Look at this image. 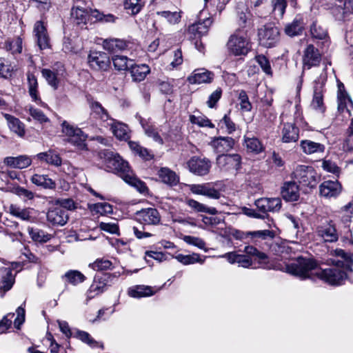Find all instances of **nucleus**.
Listing matches in <instances>:
<instances>
[{"mask_svg": "<svg viewBox=\"0 0 353 353\" xmlns=\"http://www.w3.org/2000/svg\"><path fill=\"white\" fill-rule=\"evenodd\" d=\"M30 181L33 184L44 189L54 190L56 188L55 181L49 178L47 174H34L32 176Z\"/></svg>", "mask_w": 353, "mask_h": 353, "instance_id": "72a5a7b5", "label": "nucleus"}, {"mask_svg": "<svg viewBox=\"0 0 353 353\" xmlns=\"http://www.w3.org/2000/svg\"><path fill=\"white\" fill-rule=\"evenodd\" d=\"M88 63L94 70L107 71L110 67L111 60L105 52L92 51L88 54Z\"/></svg>", "mask_w": 353, "mask_h": 353, "instance_id": "9d476101", "label": "nucleus"}, {"mask_svg": "<svg viewBox=\"0 0 353 353\" xmlns=\"http://www.w3.org/2000/svg\"><path fill=\"white\" fill-rule=\"evenodd\" d=\"M326 80V74L322 73L314 83L313 98L311 106L313 109L320 112H323L325 110L323 103V92Z\"/></svg>", "mask_w": 353, "mask_h": 353, "instance_id": "6e6552de", "label": "nucleus"}, {"mask_svg": "<svg viewBox=\"0 0 353 353\" xmlns=\"http://www.w3.org/2000/svg\"><path fill=\"white\" fill-rule=\"evenodd\" d=\"M260 45L265 48L274 47L279 41V30L272 24H267L258 32Z\"/></svg>", "mask_w": 353, "mask_h": 353, "instance_id": "0eeeda50", "label": "nucleus"}, {"mask_svg": "<svg viewBox=\"0 0 353 353\" xmlns=\"http://www.w3.org/2000/svg\"><path fill=\"white\" fill-rule=\"evenodd\" d=\"M128 145L135 154L139 155L143 159L148 161L153 158V154L147 148L141 146L138 142L129 141Z\"/></svg>", "mask_w": 353, "mask_h": 353, "instance_id": "49530a36", "label": "nucleus"}, {"mask_svg": "<svg viewBox=\"0 0 353 353\" xmlns=\"http://www.w3.org/2000/svg\"><path fill=\"white\" fill-rule=\"evenodd\" d=\"M157 14L165 18L170 24L178 23L181 18V12L176 11H161L158 12Z\"/></svg>", "mask_w": 353, "mask_h": 353, "instance_id": "6e6d98bb", "label": "nucleus"}, {"mask_svg": "<svg viewBox=\"0 0 353 353\" xmlns=\"http://www.w3.org/2000/svg\"><path fill=\"white\" fill-rule=\"evenodd\" d=\"M35 157L42 162H45L49 165L59 167L61 165L62 159L59 154L52 150L47 152H40Z\"/></svg>", "mask_w": 353, "mask_h": 353, "instance_id": "c756f323", "label": "nucleus"}, {"mask_svg": "<svg viewBox=\"0 0 353 353\" xmlns=\"http://www.w3.org/2000/svg\"><path fill=\"white\" fill-rule=\"evenodd\" d=\"M219 125L221 128H225L228 134H232L236 130V125L228 114L220 120Z\"/></svg>", "mask_w": 353, "mask_h": 353, "instance_id": "e2e57ef3", "label": "nucleus"}, {"mask_svg": "<svg viewBox=\"0 0 353 353\" xmlns=\"http://www.w3.org/2000/svg\"><path fill=\"white\" fill-rule=\"evenodd\" d=\"M112 123L111 130L113 134L120 140H125L129 138L128 136V128L126 125L117 122L113 119H111Z\"/></svg>", "mask_w": 353, "mask_h": 353, "instance_id": "37998d69", "label": "nucleus"}, {"mask_svg": "<svg viewBox=\"0 0 353 353\" xmlns=\"http://www.w3.org/2000/svg\"><path fill=\"white\" fill-rule=\"evenodd\" d=\"M92 17H94V23L97 21H101L105 23L114 22L115 17L112 14H104L99 12L97 10L92 11Z\"/></svg>", "mask_w": 353, "mask_h": 353, "instance_id": "0e129e2a", "label": "nucleus"}, {"mask_svg": "<svg viewBox=\"0 0 353 353\" xmlns=\"http://www.w3.org/2000/svg\"><path fill=\"white\" fill-rule=\"evenodd\" d=\"M61 279L67 283L77 285L85 281L86 277L79 270H70L67 271Z\"/></svg>", "mask_w": 353, "mask_h": 353, "instance_id": "f704fd0d", "label": "nucleus"}, {"mask_svg": "<svg viewBox=\"0 0 353 353\" xmlns=\"http://www.w3.org/2000/svg\"><path fill=\"white\" fill-rule=\"evenodd\" d=\"M61 125L62 132L68 137V141L69 143L75 145L79 150H85L87 148L85 143L87 135L81 129L74 128L67 121H63Z\"/></svg>", "mask_w": 353, "mask_h": 353, "instance_id": "423d86ee", "label": "nucleus"}, {"mask_svg": "<svg viewBox=\"0 0 353 353\" xmlns=\"http://www.w3.org/2000/svg\"><path fill=\"white\" fill-rule=\"evenodd\" d=\"M93 10L87 8L85 1H77L72 8L71 16L77 25L84 26L88 21L94 23Z\"/></svg>", "mask_w": 353, "mask_h": 353, "instance_id": "1a4fd4ad", "label": "nucleus"}, {"mask_svg": "<svg viewBox=\"0 0 353 353\" xmlns=\"http://www.w3.org/2000/svg\"><path fill=\"white\" fill-rule=\"evenodd\" d=\"M19 266V263H12V268L6 267L0 268V290L3 292L10 290L14 283V276L12 275V269Z\"/></svg>", "mask_w": 353, "mask_h": 353, "instance_id": "6ab92c4d", "label": "nucleus"}, {"mask_svg": "<svg viewBox=\"0 0 353 353\" xmlns=\"http://www.w3.org/2000/svg\"><path fill=\"white\" fill-rule=\"evenodd\" d=\"M4 118L8 122V125L11 131L17 134L19 137H23L26 134L25 125L18 118L8 114H3Z\"/></svg>", "mask_w": 353, "mask_h": 353, "instance_id": "473e14b6", "label": "nucleus"}, {"mask_svg": "<svg viewBox=\"0 0 353 353\" xmlns=\"http://www.w3.org/2000/svg\"><path fill=\"white\" fill-rule=\"evenodd\" d=\"M111 60L115 70L118 71H125L130 68L128 65L130 59L126 56L114 55Z\"/></svg>", "mask_w": 353, "mask_h": 353, "instance_id": "603ef678", "label": "nucleus"}, {"mask_svg": "<svg viewBox=\"0 0 353 353\" xmlns=\"http://www.w3.org/2000/svg\"><path fill=\"white\" fill-rule=\"evenodd\" d=\"M190 191L194 194L203 195L209 199H219L221 194L211 183L192 184L190 186Z\"/></svg>", "mask_w": 353, "mask_h": 353, "instance_id": "f3484780", "label": "nucleus"}, {"mask_svg": "<svg viewBox=\"0 0 353 353\" xmlns=\"http://www.w3.org/2000/svg\"><path fill=\"white\" fill-rule=\"evenodd\" d=\"M174 258L183 265H188L196 263L203 264L205 261V256L202 258L200 254L197 253H192L188 255L179 254L174 256Z\"/></svg>", "mask_w": 353, "mask_h": 353, "instance_id": "a19ab883", "label": "nucleus"}, {"mask_svg": "<svg viewBox=\"0 0 353 353\" xmlns=\"http://www.w3.org/2000/svg\"><path fill=\"white\" fill-rule=\"evenodd\" d=\"M338 216L344 223H349L353 217V199L337 211Z\"/></svg>", "mask_w": 353, "mask_h": 353, "instance_id": "8fccbe9b", "label": "nucleus"}, {"mask_svg": "<svg viewBox=\"0 0 353 353\" xmlns=\"http://www.w3.org/2000/svg\"><path fill=\"white\" fill-rule=\"evenodd\" d=\"M283 198L287 201H296L299 198V189L294 181L285 182L282 188Z\"/></svg>", "mask_w": 353, "mask_h": 353, "instance_id": "bb28decb", "label": "nucleus"}, {"mask_svg": "<svg viewBox=\"0 0 353 353\" xmlns=\"http://www.w3.org/2000/svg\"><path fill=\"white\" fill-rule=\"evenodd\" d=\"M216 165L223 171H237L241 168V157L239 154H220L216 157Z\"/></svg>", "mask_w": 353, "mask_h": 353, "instance_id": "9b49d317", "label": "nucleus"}, {"mask_svg": "<svg viewBox=\"0 0 353 353\" xmlns=\"http://www.w3.org/2000/svg\"><path fill=\"white\" fill-rule=\"evenodd\" d=\"M33 34L37 46L41 50L50 48V39L47 28L42 21L35 22L33 28Z\"/></svg>", "mask_w": 353, "mask_h": 353, "instance_id": "4468645a", "label": "nucleus"}, {"mask_svg": "<svg viewBox=\"0 0 353 353\" xmlns=\"http://www.w3.org/2000/svg\"><path fill=\"white\" fill-rule=\"evenodd\" d=\"M316 235L325 243H335L339 234L333 221H329L316 228Z\"/></svg>", "mask_w": 353, "mask_h": 353, "instance_id": "f8f14e48", "label": "nucleus"}, {"mask_svg": "<svg viewBox=\"0 0 353 353\" xmlns=\"http://www.w3.org/2000/svg\"><path fill=\"white\" fill-rule=\"evenodd\" d=\"M185 203L193 210L197 212H206L212 215H214L218 213V211L215 208L208 207L205 205L199 203V201L192 199H186Z\"/></svg>", "mask_w": 353, "mask_h": 353, "instance_id": "c03bdc74", "label": "nucleus"}, {"mask_svg": "<svg viewBox=\"0 0 353 353\" xmlns=\"http://www.w3.org/2000/svg\"><path fill=\"white\" fill-rule=\"evenodd\" d=\"M272 3L275 16L283 17L287 6L286 0H272Z\"/></svg>", "mask_w": 353, "mask_h": 353, "instance_id": "052dcab7", "label": "nucleus"}, {"mask_svg": "<svg viewBox=\"0 0 353 353\" xmlns=\"http://www.w3.org/2000/svg\"><path fill=\"white\" fill-rule=\"evenodd\" d=\"M92 210L101 215H104L112 212V206L108 203H98L93 205Z\"/></svg>", "mask_w": 353, "mask_h": 353, "instance_id": "680f3d73", "label": "nucleus"}, {"mask_svg": "<svg viewBox=\"0 0 353 353\" xmlns=\"http://www.w3.org/2000/svg\"><path fill=\"white\" fill-rule=\"evenodd\" d=\"M310 32L314 38L323 39L327 37V31L321 26L314 22L310 28Z\"/></svg>", "mask_w": 353, "mask_h": 353, "instance_id": "bf43d9fd", "label": "nucleus"}, {"mask_svg": "<svg viewBox=\"0 0 353 353\" xmlns=\"http://www.w3.org/2000/svg\"><path fill=\"white\" fill-rule=\"evenodd\" d=\"M109 163L125 183L135 188L142 194L148 192V188L145 183L136 176L130 168L128 163L123 159L121 156L112 154Z\"/></svg>", "mask_w": 353, "mask_h": 353, "instance_id": "f03ea898", "label": "nucleus"}, {"mask_svg": "<svg viewBox=\"0 0 353 353\" xmlns=\"http://www.w3.org/2000/svg\"><path fill=\"white\" fill-rule=\"evenodd\" d=\"M143 0H124L123 6L127 13L131 15L137 14L144 6Z\"/></svg>", "mask_w": 353, "mask_h": 353, "instance_id": "de8ad7c7", "label": "nucleus"}, {"mask_svg": "<svg viewBox=\"0 0 353 353\" xmlns=\"http://www.w3.org/2000/svg\"><path fill=\"white\" fill-rule=\"evenodd\" d=\"M255 60L257 62V63L260 65L262 70L268 75L272 76V70L270 65V63L268 58L263 55L259 54L256 56Z\"/></svg>", "mask_w": 353, "mask_h": 353, "instance_id": "4d7b16f0", "label": "nucleus"}, {"mask_svg": "<svg viewBox=\"0 0 353 353\" xmlns=\"http://www.w3.org/2000/svg\"><path fill=\"white\" fill-rule=\"evenodd\" d=\"M235 141L232 137H218L211 138L209 145L216 153H224L234 148Z\"/></svg>", "mask_w": 353, "mask_h": 353, "instance_id": "a211bd4d", "label": "nucleus"}, {"mask_svg": "<svg viewBox=\"0 0 353 353\" xmlns=\"http://www.w3.org/2000/svg\"><path fill=\"white\" fill-rule=\"evenodd\" d=\"M190 121L192 124L197 125L199 127H208L210 128H214V125L204 115H190Z\"/></svg>", "mask_w": 353, "mask_h": 353, "instance_id": "5fc2aeb1", "label": "nucleus"}, {"mask_svg": "<svg viewBox=\"0 0 353 353\" xmlns=\"http://www.w3.org/2000/svg\"><path fill=\"white\" fill-rule=\"evenodd\" d=\"M275 232L270 230H257L254 232H237L236 238L244 239L248 237L260 238L262 239H272L275 236Z\"/></svg>", "mask_w": 353, "mask_h": 353, "instance_id": "7c9ffc66", "label": "nucleus"}, {"mask_svg": "<svg viewBox=\"0 0 353 353\" xmlns=\"http://www.w3.org/2000/svg\"><path fill=\"white\" fill-rule=\"evenodd\" d=\"M191 172L198 176H204L209 173L211 162L206 158L192 157L188 162Z\"/></svg>", "mask_w": 353, "mask_h": 353, "instance_id": "dca6fc26", "label": "nucleus"}, {"mask_svg": "<svg viewBox=\"0 0 353 353\" xmlns=\"http://www.w3.org/2000/svg\"><path fill=\"white\" fill-rule=\"evenodd\" d=\"M304 22L301 17H296L293 21L285 28V32L290 37L299 35L303 29Z\"/></svg>", "mask_w": 353, "mask_h": 353, "instance_id": "ea45409f", "label": "nucleus"}, {"mask_svg": "<svg viewBox=\"0 0 353 353\" xmlns=\"http://www.w3.org/2000/svg\"><path fill=\"white\" fill-rule=\"evenodd\" d=\"M41 74L50 85L54 89L57 88L59 82L56 74L54 72L45 68L41 70Z\"/></svg>", "mask_w": 353, "mask_h": 353, "instance_id": "13d9d810", "label": "nucleus"}, {"mask_svg": "<svg viewBox=\"0 0 353 353\" xmlns=\"http://www.w3.org/2000/svg\"><path fill=\"white\" fill-rule=\"evenodd\" d=\"M31 211L32 210L30 208H21L13 204L9 207L10 213L23 221H31Z\"/></svg>", "mask_w": 353, "mask_h": 353, "instance_id": "09e8293b", "label": "nucleus"}, {"mask_svg": "<svg viewBox=\"0 0 353 353\" xmlns=\"http://www.w3.org/2000/svg\"><path fill=\"white\" fill-rule=\"evenodd\" d=\"M46 217L47 221L54 226H63L68 220V213L60 207L50 209L47 212Z\"/></svg>", "mask_w": 353, "mask_h": 353, "instance_id": "412c9836", "label": "nucleus"}, {"mask_svg": "<svg viewBox=\"0 0 353 353\" xmlns=\"http://www.w3.org/2000/svg\"><path fill=\"white\" fill-rule=\"evenodd\" d=\"M228 48L235 56L245 55L250 50L249 38L247 32L238 30L230 36L228 41Z\"/></svg>", "mask_w": 353, "mask_h": 353, "instance_id": "39448f33", "label": "nucleus"}, {"mask_svg": "<svg viewBox=\"0 0 353 353\" xmlns=\"http://www.w3.org/2000/svg\"><path fill=\"white\" fill-rule=\"evenodd\" d=\"M213 77L214 74L212 72L204 68H198L192 72L187 80L191 84H200L211 82Z\"/></svg>", "mask_w": 353, "mask_h": 353, "instance_id": "393cba45", "label": "nucleus"}, {"mask_svg": "<svg viewBox=\"0 0 353 353\" xmlns=\"http://www.w3.org/2000/svg\"><path fill=\"white\" fill-rule=\"evenodd\" d=\"M212 20L211 18H206L202 22L194 23L190 25L188 29V34L191 40L200 38L202 35L205 34L209 27L212 25Z\"/></svg>", "mask_w": 353, "mask_h": 353, "instance_id": "aec40b11", "label": "nucleus"}, {"mask_svg": "<svg viewBox=\"0 0 353 353\" xmlns=\"http://www.w3.org/2000/svg\"><path fill=\"white\" fill-rule=\"evenodd\" d=\"M337 121L347 122L352 117L353 110V102L345 89L343 83L338 81L337 83Z\"/></svg>", "mask_w": 353, "mask_h": 353, "instance_id": "7ed1b4c3", "label": "nucleus"}, {"mask_svg": "<svg viewBox=\"0 0 353 353\" xmlns=\"http://www.w3.org/2000/svg\"><path fill=\"white\" fill-rule=\"evenodd\" d=\"M321 61L319 50L313 45H308L304 51L303 57V68L310 69L312 66L317 65Z\"/></svg>", "mask_w": 353, "mask_h": 353, "instance_id": "5701e85b", "label": "nucleus"}, {"mask_svg": "<svg viewBox=\"0 0 353 353\" xmlns=\"http://www.w3.org/2000/svg\"><path fill=\"white\" fill-rule=\"evenodd\" d=\"M4 163L13 168L23 169L31 165L32 159L27 155L8 157L4 159Z\"/></svg>", "mask_w": 353, "mask_h": 353, "instance_id": "c85d7f7f", "label": "nucleus"}, {"mask_svg": "<svg viewBox=\"0 0 353 353\" xmlns=\"http://www.w3.org/2000/svg\"><path fill=\"white\" fill-rule=\"evenodd\" d=\"M90 108L91 109V114L93 115L94 117L99 119L103 121L110 119L107 110L99 102L91 101L90 103Z\"/></svg>", "mask_w": 353, "mask_h": 353, "instance_id": "79ce46f5", "label": "nucleus"}, {"mask_svg": "<svg viewBox=\"0 0 353 353\" xmlns=\"http://www.w3.org/2000/svg\"><path fill=\"white\" fill-rule=\"evenodd\" d=\"M299 138V129L291 123L283 125L281 131V139L283 143H295Z\"/></svg>", "mask_w": 353, "mask_h": 353, "instance_id": "4be33fe9", "label": "nucleus"}, {"mask_svg": "<svg viewBox=\"0 0 353 353\" xmlns=\"http://www.w3.org/2000/svg\"><path fill=\"white\" fill-rule=\"evenodd\" d=\"M292 179L303 187L312 189L318 183L319 176L312 166L297 165L292 174Z\"/></svg>", "mask_w": 353, "mask_h": 353, "instance_id": "20e7f679", "label": "nucleus"}, {"mask_svg": "<svg viewBox=\"0 0 353 353\" xmlns=\"http://www.w3.org/2000/svg\"><path fill=\"white\" fill-rule=\"evenodd\" d=\"M322 168L324 170L339 176L341 172L340 168L330 160H324L322 163Z\"/></svg>", "mask_w": 353, "mask_h": 353, "instance_id": "774afa93", "label": "nucleus"}, {"mask_svg": "<svg viewBox=\"0 0 353 353\" xmlns=\"http://www.w3.org/2000/svg\"><path fill=\"white\" fill-rule=\"evenodd\" d=\"M137 220L143 225H157L161 222V216L155 208H144L136 213Z\"/></svg>", "mask_w": 353, "mask_h": 353, "instance_id": "2eb2a0df", "label": "nucleus"}, {"mask_svg": "<svg viewBox=\"0 0 353 353\" xmlns=\"http://www.w3.org/2000/svg\"><path fill=\"white\" fill-rule=\"evenodd\" d=\"M28 232L31 239L37 243H44L51 240L53 235L39 228H28Z\"/></svg>", "mask_w": 353, "mask_h": 353, "instance_id": "e433bc0d", "label": "nucleus"}, {"mask_svg": "<svg viewBox=\"0 0 353 353\" xmlns=\"http://www.w3.org/2000/svg\"><path fill=\"white\" fill-rule=\"evenodd\" d=\"M300 147L303 152L307 155L323 154L325 150L323 144L309 139L301 140Z\"/></svg>", "mask_w": 353, "mask_h": 353, "instance_id": "a878e982", "label": "nucleus"}, {"mask_svg": "<svg viewBox=\"0 0 353 353\" xmlns=\"http://www.w3.org/2000/svg\"><path fill=\"white\" fill-rule=\"evenodd\" d=\"M319 191L322 196L336 197L341 192V185L337 181H326L321 184Z\"/></svg>", "mask_w": 353, "mask_h": 353, "instance_id": "b1692460", "label": "nucleus"}, {"mask_svg": "<svg viewBox=\"0 0 353 353\" xmlns=\"http://www.w3.org/2000/svg\"><path fill=\"white\" fill-rule=\"evenodd\" d=\"M154 293L155 291L152 287L144 285H137L128 289V296L134 299L151 296Z\"/></svg>", "mask_w": 353, "mask_h": 353, "instance_id": "cd10ccee", "label": "nucleus"}, {"mask_svg": "<svg viewBox=\"0 0 353 353\" xmlns=\"http://www.w3.org/2000/svg\"><path fill=\"white\" fill-rule=\"evenodd\" d=\"M254 205L258 212L264 215L265 219L268 212L279 211L281 208V200L279 198H260L255 201Z\"/></svg>", "mask_w": 353, "mask_h": 353, "instance_id": "ddd939ff", "label": "nucleus"}, {"mask_svg": "<svg viewBox=\"0 0 353 353\" xmlns=\"http://www.w3.org/2000/svg\"><path fill=\"white\" fill-rule=\"evenodd\" d=\"M244 145L248 152L259 154L264 150L261 141L256 137H244Z\"/></svg>", "mask_w": 353, "mask_h": 353, "instance_id": "a18cd8bd", "label": "nucleus"}, {"mask_svg": "<svg viewBox=\"0 0 353 353\" xmlns=\"http://www.w3.org/2000/svg\"><path fill=\"white\" fill-rule=\"evenodd\" d=\"M30 114L32 118L40 123H46L49 121L48 118L43 114V112L32 106H30L28 109Z\"/></svg>", "mask_w": 353, "mask_h": 353, "instance_id": "338daca9", "label": "nucleus"}, {"mask_svg": "<svg viewBox=\"0 0 353 353\" xmlns=\"http://www.w3.org/2000/svg\"><path fill=\"white\" fill-rule=\"evenodd\" d=\"M102 46L105 50L114 52L117 50H125L127 43L125 41L118 39H107L103 41Z\"/></svg>", "mask_w": 353, "mask_h": 353, "instance_id": "58836bf2", "label": "nucleus"}, {"mask_svg": "<svg viewBox=\"0 0 353 353\" xmlns=\"http://www.w3.org/2000/svg\"><path fill=\"white\" fill-rule=\"evenodd\" d=\"M3 48L13 54H20L23 48L22 39L19 37L13 39H8L5 41Z\"/></svg>", "mask_w": 353, "mask_h": 353, "instance_id": "3c124183", "label": "nucleus"}, {"mask_svg": "<svg viewBox=\"0 0 353 353\" xmlns=\"http://www.w3.org/2000/svg\"><path fill=\"white\" fill-rule=\"evenodd\" d=\"M130 72L134 81L140 82L143 81L150 72L149 66L146 64L131 65Z\"/></svg>", "mask_w": 353, "mask_h": 353, "instance_id": "2f4dec72", "label": "nucleus"}, {"mask_svg": "<svg viewBox=\"0 0 353 353\" xmlns=\"http://www.w3.org/2000/svg\"><path fill=\"white\" fill-rule=\"evenodd\" d=\"M336 259H332L334 266L325 269L319 267L312 259L298 257L285 265L286 272L301 280L320 279L330 285H341L347 278V273L352 270L353 260L343 250L336 249L332 252Z\"/></svg>", "mask_w": 353, "mask_h": 353, "instance_id": "f257e3e1", "label": "nucleus"}, {"mask_svg": "<svg viewBox=\"0 0 353 353\" xmlns=\"http://www.w3.org/2000/svg\"><path fill=\"white\" fill-rule=\"evenodd\" d=\"M183 239L186 243H188L189 245L196 246L198 248L201 249V250L205 249V241L199 237L193 236H184Z\"/></svg>", "mask_w": 353, "mask_h": 353, "instance_id": "69168bd1", "label": "nucleus"}, {"mask_svg": "<svg viewBox=\"0 0 353 353\" xmlns=\"http://www.w3.org/2000/svg\"><path fill=\"white\" fill-rule=\"evenodd\" d=\"M89 266L95 271H105L112 270L113 263L111 261L102 258L97 259L94 263H90Z\"/></svg>", "mask_w": 353, "mask_h": 353, "instance_id": "864d4df0", "label": "nucleus"}, {"mask_svg": "<svg viewBox=\"0 0 353 353\" xmlns=\"http://www.w3.org/2000/svg\"><path fill=\"white\" fill-rule=\"evenodd\" d=\"M157 174L163 183L170 185H176L179 181L176 173L168 168H161Z\"/></svg>", "mask_w": 353, "mask_h": 353, "instance_id": "4c0bfd02", "label": "nucleus"}, {"mask_svg": "<svg viewBox=\"0 0 353 353\" xmlns=\"http://www.w3.org/2000/svg\"><path fill=\"white\" fill-rule=\"evenodd\" d=\"M140 123L144 130L145 134L148 137L152 138L155 142L161 145L163 144V140L159 135L157 128L154 125L142 118L140 119Z\"/></svg>", "mask_w": 353, "mask_h": 353, "instance_id": "c9c22d12", "label": "nucleus"}]
</instances>
